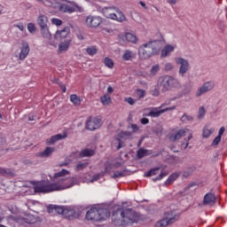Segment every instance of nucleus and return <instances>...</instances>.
<instances>
[{
	"label": "nucleus",
	"mask_w": 227,
	"mask_h": 227,
	"mask_svg": "<svg viewBox=\"0 0 227 227\" xmlns=\"http://www.w3.org/2000/svg\"><path fill=\"white\" fill-rule=\"evenodd\" d=\"M47 6L60 12L61 13H75V12H82L84 9L77 3L70 0H46Z\"/></svg>",
	"instance_id": "1"
},
{
	"label": "nucleus",
	"mask_w": 227,
	"mask_h": 227,
	"mask_svg": "<svg viewBox=\"0 0 227 227\" xmlns=\"http://www.w3.org/2000/svg\"><path fill=\"white\" fill-rule=\"evenodd\" d=\"M70 175V171L62 168L60 171L57 172L53 176V184H56L60 187L59 191H63L64 189H70V187H74V185H79L80 182L77 177H70L67 179V176Z\"/></svg>",
	"instance_id": "2"
},
{
	"label": "nucleus",
	"mask_w": 227,
	"mask_h": 227,
	"mask_svg": "<svg viewBox=\"0 0 227 227\" xmlns=\"http://www.w3.org/2000/svg\"><path fill=\"white\" fill-rule=\"evenodd\" d=\"M160 52V41L149 40L138 47V56L140 59H150Z\"/></svg>",
	"instance_id": "3"
},
{
	"label": "nucleus",
	"mask_w": 227,
	"mask_h": 227,
	"mask_svg": "<svg viewBox=\"0 0 227 227\" xmlns=\"http://www.w3.org/2000/svg\"><path fill=\"white\" fill-rule=\"evenodd\" d=\"M160 86L161 93L171 91V90H182V82L176 77L169 74H165L160 79Z\"/></svg>",
	"instance_id": "4"
},
{
	"label": "nucleus",
	"mask_w": 227,
	"mask_h": 227,
	"mask_svg": "<svg viewBox=\"0 0 227 227\" xmlns=\"http://www.w3.org/2000/svg\"><path fill=\"white\" fill-rule=\"evenodd\" d=\"M101 13H103L104 17L106 19H111L117 22H125L127 20L125 14L116 6L104 7L101 10Z\"/></svg>",
	"instance_id": "5"
},
{
	"label": "nucleus",
	"mask_w": 227,
	"mask_h": 227,
	"mask_svg": "<svg viewBox=\"0 0 227 227\" xmlns=\"http://www.w3.org/2000/svg\"><path fill=\"white\" fill-rule=\"evenodd\" d=\"M109 215H111V214L106 208L92 207L87 212L85 217L87 221H104L107 219Z\"/></svg>",
	"instance_id": "6"
},
{
	"label": "nucleus",
	"mask_w": 227,
	"mask_h": 227,
	"mask_svg": "<svg viewBox=\"0 0 227 227\" xmlns=\"http://www.w3.org/2000/svg\"><path fill=\"white\" fill-rule=\"evenodd\" d=\"M120 213L121 215V221L122 224H133V223H136L137 219V215L132 208H128V209H121L119 208L117 211L114 214V215H116V214Z\"/></svg>",
	"instance_id": "7"
},
{
	"label": "nucleus",
	"mask_w": 227,
	"mask_h": 227,
	"mask_svg": "<svg viewBox=\"0 0 227 227\" xmlns=\"http://www.w3.org/2000/svg\"><path fill=\"white\" fill-rule=\"evenodd\" d=\"M61 186L56 184H49L47 181H39L34 186L35 192H43V194L47 192H54V191H59Z\"/></svg>",
	"instance_id": "8"
},
{
	"label": "nucleus",
	"mask_w": 227,
	"mask_h": 227,
	"mask_svg": "<svg viewBox=\"0 0 227 227\" xmlns=\"http://www.w3.org/2000/svg\"><path fill=\"white\" fill-rule=\"evenodd\" d=\"M176 65L179 66L178 75L179 77H185L187 72L191 70V64L187 59L177 57L175 59Z\"/></svg>",
	"instance_id": "9"
},
{
	"label": "nucleus",
	"mask_w": 227,
	"mask_h": 227,
	"mask_svg": "<svg viewBox=\"0 0 227 227\" xmlns=\"http://www.w3.org/2000/svg\"><path fill=\"white\" fill-rule=\"evenodd\" d=\"M102 20L104 19L100 16L89 15L86 17L85 24L87 27L97 28L102 24Z\"/></svg>",
	"instance_id": "10"
},
{
	"label": "nucleus",
	"mask_w": 227,
	"mask_h": 227,
	"mask_svg": "<svg viewBox=\"0 0 227 227\" xmlns=\"http://www.w3.org/2000/svg\"><path fill=\"white\" fill-rule=\"evenodd\" d=\"M215 86V83L213 81L204 82L203 85L198 89L196 92V97H201V95H204V93H208V91H212Z\"/></svg>",
	"instance_id": "11"
},
{
	"label": "nucleus",
	"mask_w": 227,
	"mask_h": 227,
	"mask_svg": "<svg viewBox=\"0 0 227 227\" xmlns=\"http://www.w3.org/2000/svg\"><path fill=\"white\" fill-rule=\"evenodd\" d=\"M99 127H102V121L97 117H90L86 121L87 130H97Z\"/></svg>",
	"instance_id": "12"
},
{
	"label": "nucleus",
	"mask_w": 227,
	"mask_h": 227,
	"mask_svg": "<svg viewBox=\"0 0 227 227\" xmlns=\"http://www.w3.org/2000/svg\"><path fill=\"white\" fill-rule=\"evenodd\" d=\"M20 224H35L38 223V218L35 217L33 215H26L25 217L18 218Z\"/></svg>",
	"instance_id": "13"
},
{
	"label": "nucleus",
	"mask_w": 227,
	"mask_h": 227,
	"mask_svg": "<svg viewBox=\"0 0 227 227\" xmlns=\"http://www.w3.org/2000/svg\"><path fill=\"white\" fill-rule=\"evenodd\" d=\"M29 44L27 43H22V47L20 48V53L19 56V59L20 61H24L26 58H27V55L29 54Z\"/></svg>",
	"instance_id": "14"
},
{
	"label": "nucleus",
	"mask_w": 227,
	"mask_h": 227,
	"mask_svg": "<svg viewBox=\"0 0 227 227\" xmlns=\"http://www.w3.org/2000/svg\"><path fill=\"white\" fill-rule=\"evenodd\" d=\"M187 132H189V129H179L176 133L172 134L169 137V140L170 141H178V139H182V137H184V136H185V134H187Z\"/></svg>",
	"instance_id": "15"
},
{
	"label": "nucleus",
	"mask_w": 227,
	"mask_h": 227,
	"mask_svg": "<svg viewBox=\"0 0 227 227\" xmlns=\"http://www.w3.org/2000/svg\"><path fill=\"white\" fill-rule=\"evenodd\" d=\"M62 139H67V133L52 136L46 140V143L47 145H55V143H58V141H61Z\"/></svg>",
	"instance_id": "16"
},
{
	"label": "nucleus",
	"mask_w": 227,
	"mask_h": 227,
	"mask_svg": "<svg viewBox=\"0 0 227 227\" xmlns=\"http://www.w3.org/2000/svg\"><path fill=\"white\" fill-rule=\"evenodd\" d=\"M71 43H72V40H65L63 42H60L58 49L59 54H62V52H67V51L70 49Z\"/></svg>",
	"instance_id": "17"
},
{
	"label": "nucleus",
	"mask_w": 227,
	"mask_h": 227,
	"mask_svg": "<svg viewBox=\"0 0 227 227\" xmlns=\"http://www.w3.org/2000/svg\"><path fill=\"white\" fill-rule=\"evenodd\" d=\"M175 51V45L167 44L161 50V58H168L171 54V52Z\"/></svg>",
	"instance_id": "18"
},
{
	"label": "nucleus",
	"mask_w": 227,
	"mask_h": 227,
	"mask_svg": "<svg viewBox=\"0 0 227 227\" xmlns=\"http://www.w3.org/2000/svg\"><path fill=\"white\" fill-rule=\"evenodd\" d=\"M69 34H70V28H68V27H66L62 28L61 30H57L54 38L55 39L67 38Z\"/></svg>",
	"instance_id": "19"
},
{
	"label": "nucleus",
	"mask_w": 227,
	"mask_h": 227,
	"mask_svg": "<svg viewBox=\"0 0 227 227\" xmlns=\"http://www.w3.org/2000/svg\"><path fill=\"white\" fill-rule=\"evenodd\" d=\"M54 147H46L44 151L37 153V157L41 159H47V157H51L54 152Z\"/></svg>",
	"instance_id": "20"
},
{
	"label": "nucleus",
	"mask_w": 227,
	"mask_h": 227,
	"mask_svg": "<svg viewBox=\"0 0 227 227\" xmlns=\"http://www.w3.org/2000/svg\"><path fill=\"white\" fill-rule=\"evenodd\" d=\"M78 214L77 212H75L74 209L70 208V207H66L65 211H64V216L67 219H75L76 217H78Z\"/></svg>",
	"instance_id": "21"
},
{
	"label": "nucleus",
	"mask_w": 227,
	"mask_h": 227,
	"mask_svg": "<svg viewBox=\"0 0 227 227\" xmlns=\"http://www.w3.org/2000/svg\"><path fill=\"white\" fill-rule=\"evenodd\" d=\"M164 217L170 223V224H173V223L176 222L178 216L176 215V212L169 211L164 214Z\"/></svg>",
	"instance_id": "22"
},
{
	"label": "nucleus",
	"mask_w": 227,
	"mask_h": 227,
	"mask_svg": "<svg viewBox=\"0 0 227 227\" xmlns=\"http://www.w3.org/2000/svg\"><path fill=\"white\" fill-rule=\"evenodd\" d=\"M37 23L41 28L43 27H49L47 24H49V19L47 16L42 14L37 18Z\"/></svg>",
	"instance_id": "23"
},
{
	"label": "nucleus",
	"mask_w": 227,
	"mask_h": 227,
	"mask_svg": "<svg viewBox=\"0 0 227 227\" xmlns=\"http://www.w3.org/2000/svg\"><path fill=\"white\" fill-rule=\"evenodd\" d=\"M215 195L214 193H207L204 197V205H215Z\"/></svg>",
	"instance_id": "24"
},
{
	"label": "nucleus",
	"mask_w": 227,
	"mask_h": 227,
	"mask_svg": "<svg viewBox=\"0 0 227 227\" xmlns=\"http://www.w3.org/2000/svg\"><path fill=\"white\" fill-rule=\"evenodd\" d=\"M113 168H121V162L117 161V162L114 163L113 165L109 162H106L105 165L106 173H111V171H113Z\"/></svg>",
	"instance_id": "25"
},
{
	"label": "nucleus",
	"mask_w": 227,
	"mask_h": 227,
	"mask_svg": "<svg viewBox=\"0 0 227 227\" xmlns=\"http://www.w3.org/2000/svg\"><path fill=\"white\" fill-rule=\"evenodd\" d=\"M151 154H152V151L146 150L145 148H140L137 153L138 159H143V157H146V155H151Z\"/></svg>",
	"instance_id": "26"
},
{
	"label": "nucleus",
	"mask_w": 227,
	"mask_h": 227,
	"mask_svg": "<svg viewBox=\"0 0 227 227\" xmlns=\"http://www.w3.org/2000/svg\"><path fill=\"white\" fill-rule=\"evenodd\" d=\"M41 34L45 38V40H51V38H52V35L49 30V27H44L41 28Z\"/></svg>",
	"instance_id": "27"
},
{
	"label": "nucleus",
	"mask_w": 227,
	"mask_h": 227,
	"mask_svg": "<svg viewBox=\"0 0 227 227\" xmlns=\"http://www.w3.org/2000/svg\"><path fill=\"white\" fill-rule=\"evenodd\" d=\"M160 114H164V112H162V108H154L151 112H149L148 116H151L152 118H159Z\"/></svg>",
	"instance_id": "28"
},
{
	"label": "nucleus",
	"mask_w": 227,
	"mask_h": 227,
	"mask_svg": "<svg viewBox=\"0 0 227 227\" xmlns=\"http://www.w3.org/2000/svg\"><path fill=\"white\" fill-rule=\"evenodd\" d=\"M125 38L127 42H129L130 43H137V36L132 33H126Z\"/></svg>",
	"instance_id": "29"
},
{
	"label": "nucleus",
	"mask_w": 227,
	"mask_h": 227,
	"mask_svg": "<svg viewBox=\"0 0 227 227\" xmlns=\"http://www.w3.org/2000/svg\"><path fill=\"white\" fill-rule=\"evenodd\" d=\"M135 54L130 50H126L122 55L123 61H130L134 58Z\"/></svg>",
	"instance_id": "30"
},
{
	"label": "nucleus",
	"mask_w": 227,
	"mask_h": 227,
	"mask_svg": "<svg viewBox=\"0 0 227 227\" xmlns=\"http://www.w3.org/2000/svg\"><path fill=\"white\" fill-rule=\"evenodd\" d=\"M17 223H19V218H15L13 215H10L7 217V224L10 227L17 226Z\"/></svg>",
	"instance_id": "31"
},
{
	"label": "nucleus",
	"mask_w": 227,
	"mask_h": 227,
	"mask_svg": "<svg viewBox=\"0 0 227 227\" xmlns=\"http://www.w3.org/2000/svg\"><path fill=\"white\" fill-rule=\"evenodd\" d=\"M95 155V151L91 149H83L80 153V157H92Z\"/></svg>",
	"instance_id": "32"
},
{
	"label": "nucleus",
	"mask_w": 227,
	"mask_h": 227,
	"mask_svg": "<svg viewBox=\"0 0 227 227\" xmlns=\"http://www.w3.org/2000/svg\"><path fill=\"white\" fill-rule=\"evenodd\" d=\"M179 175L178 173H174L171 174L168 179L165 181V185H171V184H173V182H175V180H176V178H178Z\"/></svg>",
	"instance_id": "33"
},
{
	"label": "nucleus",
	"mask_w": 227,
	"mask_h": 227,
	"mask_svg": "<svg viewBox=\"0 0 227 227\" xmlns=\"http://www.w3.org/2000/svg\"><path fill=\"white\" fill-rule=\"evenodd\" d=\"M169 224H171L169 223V221L168 219H166L165 216H163V218L161 220L158 221L155 223V226L156 227H166V226H169Z\"/></svg>",
	"instance_id": "34"
},
{
	"label": "nucleus",
	"mask_w": 227,
	"mask_h": 227,
	"mask_svg": "<svg viewBox=\"0 0 227 227\" xmlns=\"http://www.w3.org/2000/svg\"><path fill=\"white\" fill-rule=\"evenodd\" d=\"M101 176H104V174H96L91 179H83L82 182L86 184H92V182H97V180H99Z\"/></svg>",
	"instance_id": "35"
},
{
	"label": "nucleus",
	"mask_w": 227,
	"mask_h": 227,
	"mask_svg": "<svg viewBox=\"0 0 227 227\" xmlns=\"http://www.w3.org/2000/svg\"><path fill=\"white\" fill-rule=\"evenodd\" d=\"M70 101L74 105V106H81V98H79L75 94H72L70 96Z\"/></svg>",
	"instance_id": "36"
},
{
	"label": "nucleus",
	"mask_w": 227,
	"mask_h": 227,
	"mask_svg": "<svg viewBox=\"0 0 227 227\" xmlns=\"http://www.w3.org/2000/svg\"><path fill=\"white\" fill-rule=\"evenodd\" d=\"M159 168H152L151 170L145 172L144 174V176H154V175H158L159 174Z\"/></svg>",
	"instance_id": "37"
},
{
	"label": "nucleus",
	"mask_w": 227,
	"mask_h": 227,
	"mask_svg": "<svg viewBox=\"0 0 227 227\" xmlns=\"http://www.w3.org/2000/svg\"><path fill=\"white\" fill-rule=\"evenodd\" d=\"M100 100H101L103 106H107V105L111 104V96L106 94L104 97L100 98Z\"/></svg>",
	"instance_id": "38"
},
{
	"label": "nucleus",
	"mask_w": 227,
	"mask_h": 227,
	"mask_svg": "<svg viewBox=\"0 0 227 227\" xmlns=\"http://www.w3.org/2000/svg\"><path fill=\"white\" fill-rule=\"evenodd\" d=\"M86 52H87V54H89V56H95V54H97V52H98L97 46L88 47L86 49Z\"/></svg>",
	"instance_id": "39"
},
{
	"label": "nucleus",
	"mask_w": 227,
	"mask_h": 227,
	"mask_svg": "<svg viewBox=\"0 0 227 227\" xmlns=\"http://www.w3.org/2000/svg\"><path fill=\"white\" fill-rule=\"evenodd\" d=\"M88 168V162H78L75 166V170L76 171H82V169H86Z\"/></svg>",
	"instance_id": "40"
},
{
	"label": "nucleus",
	"mask_w": 227,
	"mask_h": 227,
	"mask_svg": "<svg viewBox=\"0 0 227 227\" xmlns=\"http://www.w3.org/2000/svg\"><path fill=\"white\" fill-rule=\"evenodd\" d=\"M214 134V129H208V128H204L203 129V137H210Z\"/></svg>",
	"instance_id": "41"
},
{
	"label": "nucleus",
	"mask_w": 227,
	"mask_h": 227,
	"mask_svg": "<svg viewBox=\"0 0 227 227\" xmlns=\"http://www.w3.org/2000/svg\"><path fill=\"white\" fill-rule=\"evenodd\" d=\"M135 95L138 98H145V96L146 95V91L145 90L138 89L136 90Z\"/></svg>",
	"instance_id": "42"
},
{
	"label": "nucleus",
	"mask_w": 227,
	"mask_h": 227,
	"mask_svg": "<svg viewBox=\"0 0 227 227\" xmlns=\"http://www.w3.org/2000/svg\"><path fill=\"white\" fill-rule=\"evenodd\" d=\"M111 176H112V178H121V177L125 176V170L116 171Z\"/></svg>",
	"instance_id": "43"
},
{
	"label": "nucleus",
	"mask_w": 227,
	"mask_h": 227,
	"mask_svg": "<svg viewBox=\"0 0 227 227\" xmlns=\"http://www.w3.org/2000/svg\"><path fill=\"white\" fill-rule=\"evenodd\" d=\"M55 212H57V214H60L61 215H65V210L67 207H61V206H55Z\"/></svg>",
	"instance_id": "44"
},
{
	"label": "nucleus",
	"mask_w": 227,
	"mask_h": 227,
	"mask_svg": "<svg viewBox=\"0 0 227 227\" xmlns=\"http://www.w3.org/2000/svg\"><path fill=\"white\" fill-rule=\"evenodd\" d=\"M159 70H160V67L159 65L153 66L151 68L150 74L152 76L157 75V73L159 72Z\"/></svg>",
	"instance_id": "45"
},
{
	"label": "nucleus",
	"mask_w": 227,
	"mask_h": 227,
	"mask_svg": "<svg viewBox=\"0 0 227 227\" xmlns=\"http://www.w3.org/2000/svg\"><path fill=\"white\" fill-rule=\"evenodd\" d=\"M104 63L108 68H113V67H114V62L109 58H105Z\"/></svg>",
	"instance_id": "46"
},
{
	"label": "nucleus",
	"mask_w": 227,
	"mask_h": 227,
	"mask_svg": "<svg viewBox=\"0 0 227 227\" xmlns=\"http://www.w3.org/2000/svg\"><path fill=\"white\" fill-rule=\"evenodd\" d=\"M165 176H168V172L162 171L157 177L153 178V182H157L159 180H162V178H164Z\"/></svg>",
	"instance_id": "47"
},
{
	"label": "nucleus",
	"mask_w": 227,
	"mask_h": 227,
	"mask_svg": "<svg viewBox=\"0 0 227 227\" xmlns=\"http://www.w3.org/2000/svg\"><path fill=\"white\" fill-rule=\"evenodd\" d=\"M193 120L194 118H192V116L185 114L181 117V121H183V123H185L186 121H192Z\"/></svg>",
	"instance_id": "48"
},
{
	"label": "nucleus",
	"mask_w": 227,
	"mask_h": 227,
	"mask_svg": "<svg viewBox=\"0 0 227 227\" xmlns=\"http://www.w3.org/2000/svg\"><path fill=\"white\" fill-rule=\"evenodd\" d=\"M118 144L117 145V150H120V148H123V143H121V139H120V137H115L114 141V145H116Z\"/></svg>",
	"instance_id": "49"
},
{
	"label": "nucleus",
	"mask_w": 227,
	"mask_h": 227,
	"mask_svg": "<svg viewBox=\"0 0 227 227\" xmlns=\"http://www.w3.org/2000/svg\"><path fill=\"white\" fill-rule=\"evenodd\" d=\"M46 40H47L46 45H50V47H54L55 49L58 47V44L56 43V42L54 40H52V37H51L50 39H46Z\"/></svg>",
	"instance_id": "50"
},
{
	"label": "nucleus",
	"mask_w": 227,
	"mask_h": 227,
	"mask_svg": "<svg viewBox=\"0 0 227 227\" xmlns=\"http://www.w3.org/2000/svg\"><path fill=\"white\" fill-rule=\"evenodd\" d=\"M205 107L204 106H200L199 108V114H198V118L199 120H201V118H203V116H205Z\"/></svg>",
	"instance_id": "51"
},
{
	"label": "nucleus",
	"mask_w": 227,
	"mask_h": 227,
	"mask_svg": "<svg viewBox=\"0 0 227 227\" xmlns=\"http://www.w3.org/2000/svg\"><path fill=\"white\" fill-rule=\"evenodd\" d=\"M191 91H192V86H185L183 90V95H190Z\"/></svg>",
	"instance_id": "52"
},
{
	"label": "nucleus",
	"mask_w": 227,
	"mask_h": 227,
	"mask_svg": "<svg viewBox=\"0 0 227 227\" xmlns=\"http://www.w3.org/2000/svg\"><path fill=\"white\" fill-rule=\"evenodd\" d=\"M164 70L165 72H171V70H173V64H171L170 62L166 63Z\"/></svg>",
	"instance_id": "53"
},
{
	"label": "nucleus",
	"mask_w": 227,
	"mask_h": 227,
	"mask_svg": "<svg viewBox=\"0 0 227 227\" xmlns=\"http://www.w3.org/2000/svg\"><path fill=\"white\" fill-rule=\"evenodd\" d=\"M27 29H28L29 33H35V31H36V27H35V24H33V23L27 24Z\"/></svg>",
	"instance_id": "54"
},
{
	"label": "nucleus",
	"mask_w": 227,
	"mask_h": 227,
	"mask_svg": "<svg viewBox=\"0 0 227 227\" xmlns=\"http://www.w3.org/2000/svg\"><path fill=\"white\" fill-rule=\"evenodd\" d=\"M51 24H53L54 26H61V24H63V21L59 19L53 18L51 20Z\"/></svg>",
	"instance_id": "55"
},
{
	"label": "nucleus",
	"mask_w": 227,
	"mask_h": 227,
	"mask_svg": "<svg viewBox=\"0 0 227 227\" xmlns=\"http://www.w3.org/2000/svg\"><path fill=\"white\" fill-rule=\"evenodd\" d=\"M191 175H192V169H191V168H189L188 170H185L183 173L184 178H189V176H191Z\"/></svg>",
	"instance_id": "56"
},
{
	"label": "nucleus",
	"mask_w": 227,
	"mask_h": 227,
	"mask_svg": "<svg viewBox=\"0 0 227 227\" xmlns=\"http://www.w3.org/2000/svg\"><path fill=\"white\" fill-rule=\"evenodd\" d=\"M125 102L129 104V106H134L136 104V100L134 98H127L125 99Z\"/></svg>",
	"instance_id": "57"
},
{
	"label": "nucleus",
	"mask_w": 227,
	"mask_h": 227,
	"mask_svg": "<svg viewBox=\"0 0 227 227\" xmlns=\"http://www.w3.org/2000/svg\"><path fill=\"white\" fill-rule=\"evenodd\" d=\"M131 130L132 132L136 133V132H139V126H137V124H131Z\"/></svg>",
	"instance_id": "58"
},
{
	"label": "nucleus",
	"mask_w": 227,
	"mask_h": 227,
	"mask_svg": "<svg viewBox=\"0 0 227 227\" xmlns=\"http://www.w3.org/2000/svg\"><path fill=\"white\" fill-rule=\"evenodd\" d=\"M175 109H176V106L166 107L162 109V113H168V111H175Z\"/></svg>",
	"instance_id": "59"
},
{
	"label": "nucleus",
	"mask_w": 227,
	"mask_h": 227,
	"mask_svg": "<svg viewBox=\"0 0 227 227\" xmlns=\"http://www.w3.org/2000/svg\"><path fill=\"white\" fill-rule=\"evenodd\" d=\"M219 143H221V137H216L214 140H213V145L214 146H217V145H219Z\"/></svg>",
	"instance_id": "60"
},
{
	"label": "nucleus",
	"mask_w": 227,
	"mask_h": 227,
	"mask_svg": "<svg viewBox=\"0 0 227 227\" xmlns=\"http://www.w3.org/2000/svg\"><path fill=\"white\" fill-rule=\"evenodd\" d=\"M122 137H132V133L129 131H124L121 133Z\"/></svg>",
	"instance_id": "61"
},
{
	"label": "nucleus",
	"mask_w": 227,
	"mask_h": 227,
	"mask_svg": "<svg viewBox=\"0 0 227 227\" xmlns=\"http://www.w3.org/2000/svg\"><path fill=\"white\" fill-rule=\"evenodd\" d=\"M181 148H182V150H187V148H191V146H189V142L183 143L181 145Z\"/></svg>",
	"instance_id": "62"
},
{
	"label": "nucleus",
	"mask_w": 227,
	"mask_h": 227,
	"mask_svg": "<svg viewBox=\"0 0 227 227\" xmlns=\"http://www.w3.org/2000/svg\"><path fill=\"white\" fill-rule=\"evenodd\" d=\"M15 27H18V29H20V31H24V29H25L24 24H22V23L15 25Z\"/></svg>",
	"instance_id": "63"
},
{
	"label": "nucleus",
	"mask_w": 227,
	"mask_h": 227,
	"mask_svg": "<svg viewBox=\"0 0 227 227\" xmlns=\"http://www.w3.org/2000/svg\"><path fill=\"white\" fill-rule=\"evenodd\" d=\"M224 127H222L220 129H219V132H218V137H222L223 135L224 134Z\"/></svg>",
	"instance_id": "64"
}]
</instances>
